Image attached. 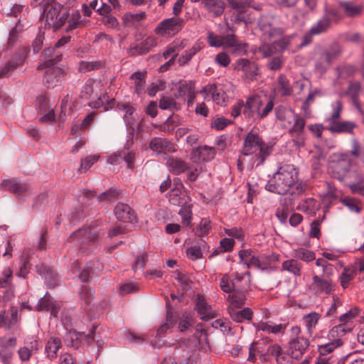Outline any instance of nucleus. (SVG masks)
I'll return each instance as SVG.
<instances>
[{
	"label": "nucleus",
	"mask_w": 364,
	"mask_h": 364,
	"mask_svg": "<svg viewBox=\"0 0 364 364\" xmlns=\"http://www.w3.org/2000/svg\"><path fill=\"white\" fill-rule=\"evenodd\" d=\"M295 255L296 258L305 262H311L315 259V253L304 248L297 250Z\"/></svg>",
	"instance_id": "nucleus-62"
},
{
	"label": "nucleus",
	"mask_w": 364,
	"mask_h": 364,
	"mask_svg": "<svg viewBox=\"0 0 364 364\" xmlns=\"http://www.w3.org/2000/svg\"><path fill=\"white\" fill-rule=\"evenodd\" d=\"M272 343V339L268 337L262 338L257 341L252 342L251 344L254 346L259 355L260 359L264 358V353L267 352V346Z\"/></svg>",
	"instance_id": "nucleus-49"
},
{
	"label": "nucleus",
	"mask_w": 364,
	"mask_h": 364,
	"mask_svg": "<svg viewBox=\"0 0 364 364\" xmlns=\"http://www.w3.org/2000/svg\"><path fill=\"white\" fill-rule=\"evenodd\" d=\"M166 321L161 324V334L176 326L181 332L186 331L193 325V318L188 315H181L173 311L170 299L166 296Z\"/></svg>",
	"instance_id": "nucleus-6"
},
{
	"label": "nucleus",
	"mask_w": 364,
	"mask_h": 364,
	"mask_svg": "<svg viewBox=\"0 0 364 364\" xmlns=\"http://www.w3.org/2000/svg\"><path fill=\"white\" fill-rule=\"evenodd\" d=\"M302 264L296 259H288L282 262V270L287 271L294 276L301 275Z\"/></svg>",
	"instance_id": "nucleus-43"
},
{
	"label": "nucleus",
	"mask_w": 364,
	"mask_h": 364,
	"mask_svg": "<svg viewBox=\"0 0 364 364\" xmlns=\"http://www.w3.org/2000/svg\"><path fill=\"white\" fill-rule=\"evenodd\" d=\"M272 151V146L265 143L258 132L252 129L246 134L242 154L249 156L255 154L256 159L259 161L257 165H262Z\"/></svg>",
	"instance_id": "nucleus-2"
},
{
	"label": "nucleus",
	"mask_w": 364,
	"mask_h": 364,
	"mask_svg": "<svg viewBox=\"0 0 364 364\" xmlns=\"http://www.w3.org/2000/svg\"><path fill=\"white\" fill-rule=\"evenodd\" d=\"M295 34L284 35L280 38L274 40L272 42V48L278 54L283 53L285 50H289V46L291 44L293 38L295 37Z\"/></svg>",
	"instance_id": "nucleus-29"
},
{
	"label": "nucleus",
	"mask_w": 364,
	"mask_h": 364,
	"mask_svg": "<svg viewBox=\"0 0 364 364\" xmlns=\"http://www.w3.org/2000/svg\"><path fill=\"white\" fill-rule=\"evenodd\" d=\"M0 188L2 190L9 191L16 196L20 197L28 192L31 186L26 182L19 181L16 178H11L4 180L0 184Z\"/></svg>",
	"instance_id": "nucleus-15"
},
{
	"label": "nucleus",
	"mask_w": 364,
	"mask_h": 364,
	"mask_svg": "<svg viewBox=\"0 0 364 364\" xmlns=\"http://www.w3.org/2000/svg\"><path fill=\"white\" fill-rule=\"evenodd\" d=\"M361 91V85L359 82L353 81L350 82L347 90L344 92V95L348 96L350 98L352 104L358 109H360L359 103V96Z\"/></svg>",
	"instance_id": "nucleus-27"
},
{
	"label": "nucleus",
	"mask_w": 364,
	"mask_h": 364,
	"mask_svg": "<svg viewBox=\"0 0 364 364\" xmlns=\"http://www.w3.org/2000/svg\"><path fill=\"white\" fill-rule=\"evenodd\" d=\"M350 156L358 158L360 156V146L357 139L352 141V150L349 153H341L338 156L336 164L332 171L333 177L343 181L346 173L350 171L353 159Z\"/></svg>",
	"instance_id": "nucleus-7"
},
{
	"label": "nucleus",
	"mask_w": 364,
	"mask_h": 364,
	"mask_svg": "<svg viewBox=\"0 0 364 364\" xmlns=\"http://www.w3.org/2000/svg\"><path fill=\"white\" fill-rule=\"evenodd\" d=\"M176 151V145L166 139L161 138V160L164 156H166L168 153Z\"/></svg>",
	"instance_id": "nucleus-59"
},
{
	"label": "nucleus",
	"mask_w": 364,
	"mask_h": 364,
	"mask_svg": "<svg viewBox=\"0 0 364 364\" xmlns=\"http://www.w3.org/2000/svg\"><path fill=\"white\" fill-rule=\"evenodd\" d=\"M240 263L245 264L247 268L254 267L257 269L259 266V256H257L251 249L239 251Z\"/></svg>",
	"instance_id": "nucleus-23"
},
{
	"label": "nucleus",
	"mask_w": 364,
	"mask_h": 364,
	"mask_svg": "<svg viewBox=\"0 0 364 364\" xmlns=\"http://www.w3.org/2000/svg\"><path fill=\"white\" fill-rule=\"evenodd\" d=\"M97 328L98 326L93 325L92 329L87 334H85L84 332L77 333L75 331L70 330L64 338L65 342L67 343L68 346H75L76 343L75 341H77L78 338H85L87 343H91L95 341Z\"/></svg>",
	"instance_id": "nucleus-17"
},
{
	"label": "nucleus",
	"mask_w": 364,
	"mask_h": 364,
	"mask_svg": "<svg viewBox=\"0 0 364 364\" xmlns=\"http://www.w3.org/2000/svg\"><path fill=\"white\" fill-rule=\"evenodd\" d=\"M264 353V358H262L264 360H267L271 358H275L278 364H283L284 358L283 356V352L281 346L278 344H271L267 346V350Z\"/></svg>",
	"instance_id": "nucleus-33"
},
{
	"label": "nucleus",
	"mask_w": 364,
	"mask_h": 364,
	"mask_svg": "<svg viewBox=\"0 0 364 364\" xmlns=\"http://www.w3.org/2000/svg\"><path fill=\"white\" fill-rule=\"evenodd\" d=\"M61 59L62 54L56 51L54 47H49L43 50L37 69L41 70L50 66H55Z\"/></svg>",
	"instance_id": "nucleus-14"
},
{
	"label": "nucleus",
	"mask_w": 364,
	"mask_h": 364,
	"mask_svg": "<svg viewBox=\"0 0 364 364\" xmlns=\"http://www.w3.org/2000/svg\"><path fill=\"white\" fill-rule=\"evenodd\" d=\"M320 315L316 312H311L304 317V321L309 331L316 327Z\"/></svg>",
	"instance_id": "nucleus-60"
},
{
	"label": "nucleus",
	"mask_w": 364,
	"mask_h": 364,
	"mask_svg": "<svg viewBox=\"0 0 364 364\" xmlns=\"http://www.w3.org/2000/svg\"><path fill=\"white\" fill-rule=\"evenodd\" d=\"M202 243L205 244V242L203 239H200V246L194 245L187 248L186 255L188 259L195 261L203 257V253L200 248Z\"/></svg>",
	"instance_id": "nucleus-57"
},
{
	"label": "nucleus",
	"mask_w": 364,
	"mask_h": 364,
	"mask_svg": "<svg viewBox=\"0 0 364 364\" xmlns=\"http://www.w3.org/2000/svg\"><path fill=\"white\" fill-rule=\"evenodd\" d=\"M341 203L352 212L358 213L361 211V208L359 207L358 201L353 198L345 197L341 200Z\"/></svg>",
	"instance_id": "nucleus-63"
},
{
	"label": "nucleus",
	"mask_w": 364,
	"mask_h": 364,
	"mask_svg": "<svg viewBox=\"0 0 364 364\" xmlns=\"http://www.w3.org/2000/svg\"><path fill=\"white\" fill-rule=\"evenodd\" d=\"M331 276L332 274H326L314 275L310 289L316 295L331 294L335 291V284L333 283Z\"/></svg>",
	"instance_id": "nucleus-9"
},
{
	"label": "nucleus",
	"mask_w": 364,
	"mask_h": 364,
	"mask_svg": "<svg viewBox=\"0 0 364 364\" xmlns=\"http://www.w3.org/2000/svg\"><path fill=\"white\" fill-rule=\"evenodd\" d=\"M341 54V46L338 43H335L321 53V60L326 62L328 65H330Z\"/></svg>",
	"instance_id": "nucleus-36"
},
{
	"label": "nucleus",
	"mask_w": 364,
	"mask_h": 364,
	"mask_svg": "<svg viewBox=\"0 0 364 364\" xmlns=\"http://www.w3.org/2000/svg\"><path fill=\"white\" fill-rule=\"evenodd\" d=\"M235 241L232 238H228L225 237L222 239L220 242V247L219 248H221L222 250H215L210 257H213L215 255H219L220 252H230L233 250L235 246Z\"/></svg>",
	"instance_id": "nucleus-54"
},
{
	"label": "nucleus",
	"mask_w": 364,
	"mask_h": 364,
	"mask_svg": "<svg viewBox=\"0 0 364 364\" xmlns=\"http://www.w3.org/2000/svg\"><path fill=\"white\" fill-rule=\"evenodd\" d=\"M341 18L339 10L334 7H326L322 17L311 28V33L320 35L327 32L333 23H338Z\"/></svg>",
	"instance_id": "nucleus-8"
},
{
	"label": "nucleus",
	"mask_w": 364,
	"mask_h": 364,
	"mask_svg": "<svg viewBox=\"0 0 364 364\" xmlns=\"http://www.w3.org/2000/svg\"><path fill=\"white\" fill-rule=\"evenodd\" d=\"M114 105V100H109L106 94L100 96L97 100L89 103V106L93 109L103 108L105 111L108 110Z\"/></svg>",
	"instance_id": "nucleus-42"
},
{
	"label": "nucleus",
	"mask_w": 364,
	"mask_h": 364,
	"mask_svg": "<svg viewBox=\"0 0 364 364\" xmlns=\"http://www.w3.org/2000/svg\"><path fill=\"white\" fill-rule=\"evenodd\" d=\"M250 289V281L246 282L245 285H241L238 287L237 290L232 294H230L228 298L229 300L235 304L237 306H242L245 303L246 292Z\"/></svg>",
	"instance_id": "nucleus-34"
},
{
	"label": "nucleus",
	"mask_w": 364,
	"mask_h": 364,
	"mask_svg": "<svg viewBox=\"0 0 364 364\" xmlns=\"http://www.w3.org/2000/svg\"><path fill=\"white\" fill-rule=\"evenodd\" d=\"M237 68L244 73L248 81L256 80L259 75L257 65L246 58H241L237 61Z\"/></svg>",
	"instance_id": "nucleus-18"
},
{
	"label": "nucleus",
	"mask_w": 364,
	"mask_h": 364,
	"mask_svg": "<svg viewBox=\"0 0 364 364\" xmlns=\"http://www.w3.org/2000/svg\"><path fill=\"white\" fill-rule=\"evenodd\" d=\"M200 48L198 46H193L191 48L186 50L179 57L178 62L181 66L186 65L192 58L199 51Z\"/></svg>",
	"instance_id": "nucleus-55"
},
{
	"label": "nucleus",
	"mask_w": 364,
	"mask_h": 364,
	"mask_svg": "<svg viewBox=\"0 0 364 364\" xmlns=\"http://www.w3.org/2000/svg\"><path fill=\"white\" fill-rule=\"evenodd\" d=\"M81 16L78 11L73 12L71 14H68V18L66 21L67 26L65 28L66 31H70L80 26Z\"/></svg>",
	"instance_id": "nucleus-53"
},
{
	"label": "nucleus",
	"mask_w": 364,
	"mask_h": 364,
	"mask_svg": "<svg viewBox=\"0 0 364 364\" xmlns=\"http://www.w3.org/2000/svg\"><path fill=\"white\" fill-rule=\"evenodd\" d=\"M289 354L292 358L298 360L302 357L309 346V341L304 336H297V338H291L289 340Z\"/></svg>",
	"instance_id": "nucleus-13"
},
{
	"label": "nucleus",
	"mask_w": 364,
	"mask_h": 364,
	"mask_svg": "<svg viewBox=\"0 0 364 364\" xmlns=\"http://www.w3.org/2000/svg\"><path fill=\"white\" fill-rule=\"evenodd\" d=\"M340 6L348 17H356L361 14L363 9L361 6H353L350 2H341Z\"/></svg>",
	"instance_id": "nucleus-51"
},
{
	"label": "nucleus",
	"mask_w": 364,
	"mask_h": 364,
	"mask_svg": "<svg viewBox=\"0 0 364 364\" xmlns=\"http://www.w3.org/2000/svg\"><path fill=\"white\" fill-rule=\"evenodd\" d=\"M104 66L105 63L102 60L81 61L79 63L78 70L80 73H87L100 70L104 68Z\"/></svg>",
	"instance_id": "nucleus-44"
},
{
	"label": "nucleus",
	"mask_w": 364,
	"mask_h": 364,
	"mask_svg": "<svg viewBox=\"0 0 364 364\" xmlns=\"http://www.w3.org/2000/svg\"><path fill=\"white\" fill-rule=\"evenodd\" d=\"M247 107V101L245 102L242 100H239L231 107L230 116L234 119L240 117L242 114L245 117V110Z\"/></svg>",
	"instance_id": "nucleus-56"
},
{
	"label": "nucleus",
	"mask_w": 364,
	"mask_h": 364,
	"mask_svg": "<svg viewBox=\"0 0 364 364\" xmlns=\"http://www.w3.org/2000/svg\"><path fill=\"white\" fill-rule=\"evenodd\" d=\"M186 21L181 17L173 16L161 21V36H174L185 26Z\"/></svg>",
	"instance_id": "nucleus-11"
},
{
	"label": "nucleus",
	"mask_w": 364,
	"mask_h": 364,
	"mask_svg": "<svg viewBox=\"0 0 364 364\" xmlns=\"http://www.w3.org/2000/svg\"><path fill=\"white\" fill-rule=\"evenodd\" d=\"M145 12L134 14L127 12L122 16V23L125 27H137L140 22L146 18Z\"/></svg>",
	"instance_id": "nucleus-31"
},
{
	"label": "nucleus",
	"mask_w": 364,
	"mask_h": 364,
	"mask_svg": "<svg viewBox=\"0 0 364 364\" xmlns=\"http://www.w3.org/2000/svg\"><path fill=\"white\" fill-rule=\"evenodd\" d=\"M299 170L293 164H284L268 180L264 188L271 193L284 195L289 193L292 196L303 194L306 184L299 180Z\"/></svg>",
	"instance_id": "nucleus-1"
},
{
	"label": "nucleus",
	"mask_w": 364,
	"mask_h": 364,
	"mask_svg": "<svg viewBox=\"0 0 364 364\" xmlns=\"http://www.w3.org/2000/svg\"><path fill=\"white\" fill-rule=\"evenodd\" d=\"M343 344V341L342 339H336V341H332L328 343L318 346V357H326V355L331 353H332L334 349L338 347L341 346Z\"/></svg>",
	"instance_id": "nucleus-45"
},
{
	"label": "nucleus",
	"mask_w": 364,
	"mask_h": 364,
	"mask_svg": "<svg viewBox=\"0 0 364 364\" xmlns=\"http://www.w3.org/2000/svg\"><path fill=\"white\" fill-rule=\"evenodd\" d=\"M353 329V323H339L333 326L328 332V338L332 341L341 339L347 333Z\"/></svg>",
	"instance_id": "nucleus-32"
},
{
	"label": "nucleus",
	"mask_w": 364,
	"mask_h": 364,
	"mask_svg": "<svg viewBox=\"0 0 364 364\" xmlns=\"http://www.w3.org/2000/svg\"><path fill=\"white\" fill-rule=\"evenodd\" d=\"M356 127V124L353 122H338L333 121L331 123V125L326 127V129L329 130L331 133H348L353 134V129Z\"/></svg>",
	"instance_id": "nucleus-25"
},
{
	"label": "nucleus",
	"mask_w": 364,
	"mask_h": 364,
	"mask_svg": "<svg viewBox=\"0 0 364 364\" xmlns=\"http://www.w3.org/2000/svg\"><path fill=\"white\" fill-rule=\"evenodd\" d=\"M60 306L59 303L53 300V299L50 295L46 294L44 296L39 299L38 303L36 306V310L38 311H50L51 316L53 317H57L60 311Z\"/></svg>",
	"instance_id": "nucleus-16"
},
{
	"label": "nucleus",
	"mask_w": 364,
	"mask_h": 364,
	"mask_svg": "<svg viewBox=\"0 0 364 364\" xmlns=\"http://www.w3.org/2000/svg\"><path fill=\"white\" fill-rule=\"evenodd\" d=\"M211 229V225L210 220L207 218H203L200 223L196 227V235L199 237H203L209 233Z\"/></svg>",
	"instance_id": "nucleus-58"
},
{
	"label": "nucleus",
	"mask_w": 364,
	"mask_h": 364,
	"mask_svg": "<svg viewBox=\"0 0 364 364\" xmlns=\"http://www.w3.org/2000/svg\"><path fill=\"white\" fill-rule=\"evenodd\" d=\"M99 231L96 228L87 227L74 232L69 241L77 244L82 253L92 252L98 243Z\"/></svg>",
	"instance_id": "nucleus-4"
},
{
	"label": "nucleus",
	"mask_w": 364,
	"mask_h": 364,
	"mask_svg": "<svg viewBox=\"0 0 364 364\" xmlns=\"http://www.w3.org/2000/svg\"><path fill=\"white\" fill-rule=\"evenodd\" d=\"M163 161H166L165 164L168 170L176 175L184 172L188 168L185 161L176 158L164 156Z\"/></svg>",
	"instance_id": "nucleus-26"
},
{
	"label": "nucleus",
	"mask_w": 364,
	"mask_h": 364,
	"mask_svg": "<svg viewBox=\"0 0 364 364\" xmlns=\"http://www.w3.org/2000/svg\"><path fill=\"white\" fill-rule=\"evenodd\" d=\"M146 72L136 71L132 73L129 80H131V88L139 97L145 93Z\"/></svg>",
	"instance_id": "nucleus-20"
},
{
	"label": "nucleus",
	"mask_w": 364,
	"mask_h": 364,
	"mask_svg": "<svg viewBox=\"0 0 364 364\" xmlns=\"http://www.w3.org/2000/svg\"><path fill=\"white\" fill-rule=\"evenodd\" d=\"M23 61L21 54H15L10 60L0 67V77H9L14 70L23 65Z\"/></svg>",
	"instance_id": "nucleus-22"
},
{
	"label": "nucleus",
	"mask_w": 364,
	"mask_h": 364,
	"mask_svg": "<svg viewBox=\"0 0 364 364\" xmlns=\"http://www.w3.org/2000/svg\"><path fill=\"white\" fill-rule=\"evenodd\" d=\"M68 18L66 9L55 0H50L44 6L41 23L44 21L45 28H52L56 31L66 24Z\"/></svg>",
	"instance_id": "nucleus-3"
},
{
	"label": "nucleus",
	"mask_w": 364,
	"mask_h": 364,
	"mask_svg": "<svg viewBox=\"0 0 364 364\" xmlns=\"http://www.w3.org/2000/svg\"><path fill=\"white\" fill-rule=\"evenodd\" d=\"M360 309L358 307L350 309L346 313L340 316L338 320L341 323H352L350 322L353 318L358 316Z\"/></svg>",
	"instance_id": "nucleus-61"
},
{
	"label": "nucleus",
	"mask_w": 364,
	"mask_h": 364,
	"mask_svg": "<svg viewBox=\"0 0 364 364\" xmlns=\"http://www.w3.org/2000/svg\"><path fill=\"white\" fill-rule=\"evenodd\" d=\"M202 4L216 17L221 16L225 10V3L222 0H203Z\"/></svg>",
	"instance_id": "nucleus-35"
},
{
	"label": "nucleus",
	"mask_w": 364,
	"mask_h": 364,
	"mask_svg": "<svg viewBox=\"0 0 364 364\" xmlns=\"http://www.w3.org/2000/svg\"><path fill=\"white\" fill-rule=\"evenodd\" d=\"M195 309L203 321H208L213 317V314L210 311V306L208 305L205 299L201 294H197L196 296Z\"/></svg>",
	"instance_id": "nucleus-24"
},
{
	"label": "nucleus",
	"mask_w": 364,
	"mask_h": 364,
	"mask_svg": "<svg viewBox=\"0 0 364 364\" xmlns=\"http://www.w3.org/2000/svg\"><path fill=\"white\" fill-rule=\"evenodd\" d=\"M279 255L277 254H261L259 255V266L258 269L262 271L268 270L273 263L278 262Z\"/></svg>",
	"instance_id": "nucleus-38"
},
{
	"label": "nucleus",
	"mask_w": 364,
	"mask_h": 364,
	"mask_svg": "<svg viewBox=\"0 0 364 364\" xmlns=\"http://www.w3.org/2000/svg\"><path fill=\"white\" fill-rule=\"evenodd\" d=\"M279 90L282 96H290L293 92L290 82L284 74H280L278 77Z\"/></svg>",
	"instance_id": "nucleus-47"
},
{
	"label": "nucleus",
	"mask_w": 364,
	"mask_h": 364,
	"mask_svg": "<svg viewBox=\"0 0 364 364\" xmlns=\"http://www.w3.org/2000/svg\"><path fill=\"white\" fill-rule=\"evenodd\" d=\"M195 90V82L190 81H183L180 83L177 91L174 95L176 98L184 97Z\"/></svg>",
	"instance_id": "nucleus-46"
},
{
	"label": "nucleus",
	"mask_w": 364,
	"mask_h": 364,
	"mask_svg": "<svg viewBox=\"0 0 364 364\" xmlns=\"http://www.w3.org/2000/svg\"><path fill=\"white\" fill-rule=\"evenodd\" d=\"M46 69V71L43 76L44 83L48 87H53L60 78L65 75V71L63 69L55 66H50Z\"/></svg>",
	"instance_id": "nucleus-21"
},
{
	"label": "nucleus",
	"mask_w": 364,
	"mask_h": 364,
	"mask_svg": "<svg viewBox=\"0 0 364 364\" xmlns=\"http://www.w3.org/2000/svg\"><path fill=\"white\" fill-rule=\"evenodd\" d=\"M180 109L181 105L176 102L173 98L169 97H161V109H169L173 112V111H178Z\"/></svg>",
	"instance_id": "nucleus-52"
},
{
	"label": "nucleus",
	"mask_w": 364,
	"mask_h": 364,
	"mask_svg": "<svg viewBox=\"0 0 364 364\" xmlns=\"http://www.w3.org/2000/svg\"><path fill=\"white\" fill-rule=\"evenodd\" d=\"M262 100L258 95H253L247 98V107L245 110V119L249 123L260 121L266 118L272 111L274 102L269 100L263 109H261Z\"/></svg>",
	"instance_id": "nucleus-5"
},
{
	"label": "nucleus",
	"mask_w": 364,
	"mask_h": 364,
	"mask_svg": "<svg viewBox=\"0 0 364 364\" xmlns=\"http://www.w3.org/2000/svg\"><path fill=\"white\" fill-rule=\"evenodd\" d=\"M180 124V117L178 114L172 112L168 116L166 121L161 124V132L171 133Z\"/></svg>",
	"instance_id": "nucleus-39"
},
{
	"label": "nucleus",
	"mask_w": 364,
	"mask_h": 364,
	"mask_svg": "<svg viewBox=\"0 0 364 364\" xmlns=\"http://www.w3.org/2000/svg\"><path fill=\"white\" fill-rule=\"evenodd\" d=\"M233 123L234 122L232 120L228 119L223 116H217L215 118L212 119L210 122V127L217 131H222L228 125Z\"/></svg>",
	"instance_id": "nucleus-50"
},
{
	"label": "nucleus",
	"mask_w": 364,
	"mask_h": 364,
	"mask_svg": "<svg viewBox=\"0 0 364 364\" xmlns=\"http://www.w3.org/2000/svg\"><path fill=\"white\" fill-rule=\"evenodd\" d=\"M352 193L364 196V177L359 178L355 183L349 185Z\"/></svg>",
	"instance_id": "nucleus-64"
},
{
	"label": "nucleus",
	"mask_w": 364,
	"mask_h": 364,
	"mask_svg": "<svg viewBox=\"0 0 364 364\" xmlns=\"http://www.w3.org/2000/svg\"><path fill=\"white\" fill-rule=\"evenodd\" d=\"M178 53L176 51V46H170L163 53V58L166 60L170 58V59L164 64L161 65V73L167 71L170 67L173 65L175 59Z\"/></svg>",
	"instance_id": "nucleus-40"
},
{
	"label": "nucleus",
	"mask_w": 364,
	"mask_h": 364,
	"mask_svg": "<svg viewBox=\"0 0 364 364\" xmlns=\"http://www.w3.org/2000/svg\"><path fill=\"white\" fill-rule=\"evenodd\" d=\"M114 211L117 219L122 223H133L136 221V214L127 204L118 203Z\"/></svg>",
	"instance_id": "nucleus-19"
},
{
	"label": "nucleus",
	"mask_w": 364,
	"mask_h": 364,
	"mask_svg": "<svg viewBox=\"0 0 364 364\" xmlns=\"http://www.w3.org/2000/svg\"><path fill=\"white\" fill-rule=\"evenodd\" d=\"M157 43L156 39L154 37H147L140 46H136L128 50L129 55H138L149 52Z\"/></svg>",
	"instance_id": "nucleus-28"
},
{
	"label": "nucleus",
	"mask_w": 364,
	"mask_h": 364,
	"mask_svg": "<svg viewBox=\"0 0 364 364\" xmlns=\"http://www.w3.org/2000/svg\"><path fill=\"white\" fill-rule=\"evenodd\" d=\"M294 125L289 130V134L292 137L294 144L297 146H304L305 144V137L304 135L306 121L304 117L295 114L294 117Z\"/></svg>",
	"instance_id": "nucleus-10"
},
{
	"label": "nucleus",
	"mask_w": 364,
	"mask_h": 364,
	"mask_svg": "<svg viewBox=\"0 0 364 364\" xmlns=\"http://www.w3.org/2000/svg\"><path fill=\"white\" fill-rule=\"evenodd\" d=\"M231 318L237 323H242L245 321H251L253 316L252 310L249 307H245L242 310H232L230 311Z\"/></svg>",
	"instance_id": "nucleus-37"
},
{
	"label": "nucleus",
	"mask_w": 364,
	"mask_h": 364,
	"mask_svg": "<svg viewBox=\"0 0 364 364\" xmlns=\"http://www.w3.org/2000/svg\"><path fill=\"white\" fill-rule=\"evenodd\" d=\"M166 197L173 205L181 206L184 203V198L181 196V190L178 187L173 188L166 194Z\"/></svg>",
	"instance_id": "nucleus-48"
},
{
	"label": "nucleus",
	"mask_w": 364,
	"mask_h": 364,
	"mask_svg": "<svg viewBox=\"0 0 364 364\" xmlns=\"http://www.w3.org/2000/svg\"><path fill=\"white\" fill-rule=\"evenodd\" d=\"M63 344L61 340L58 337H50L45 347L46 356L53 360L57 358L58 351L62 348Z\"/></svg>",
	"instance_id": "nucleus-30"
},
{
	"label": "nucleus",
	"mask_w": 364,
	"mask_h": 364,
	"mask_svg": "<svg viewBox=\"0 0 364 364\" xmlns=\"http://www.w3.org/2000/svg\"><path fill=\"white\" fill-rule=\"evenodd\" d=\"M41 348L40 343L36 338H28L24 342V346L18 350L19 359L22 362H28L33 355L37 354Z\"/></svg>",
	"instance_id": "nucleus-12"
},
{
	"label": "nucleus",
	"mask_w": 364,
	"mask_h": 364,
	"mask_svg": "<svg viewBox=\"0 0 364 364\" xmlns=\"http://www.w3.org/2000/svg\"><path fill=\"white\" fill-rule=\"evenodd\" d=\"M220 287L224 292L231 294L236 291L241 285H237L235 280L231 279L228 274H225L220 279Z\"/></svg>",
	"instance_id": "nucleus-41"
}]
</instances>
